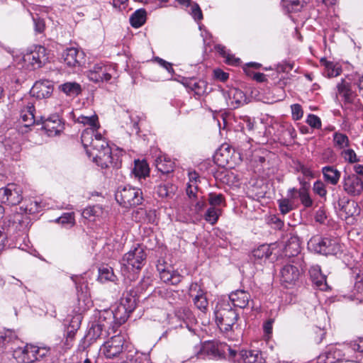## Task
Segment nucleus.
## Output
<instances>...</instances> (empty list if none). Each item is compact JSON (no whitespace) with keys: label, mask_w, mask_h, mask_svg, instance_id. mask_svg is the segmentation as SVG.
<instances>
[{"label":"nucleus","mask_w":363,"mask_h":363,"mask_svg":"<svg viewBox=\"0 0 363 363\" xmlns=\"http://www.w3.org/2000/svg\"><path fill=\"white\" fill-rule=\"evenodd\" d=\"M147 255L144 248L137 244L123 255L121 260V272L130 281L135 280L137 274L145 264Z\"/></svg>","instance_id":"nucleus-1"},{"label":"nucleus","mask_w":363,"mask_h":363,"mask_svg":"<svg viewBox=\"0 0 363 363\" xmlns=\"http://www.w3.org/2000/svg\"><path fill=\"white\" fill-rule=\"evenodd\" d=\"M216 323L223 333L233 332L237 328L239 314L230 303L225 299H220L214 310Z\"/></svg>","instance_id":"nucleus-2"},{"label":"nucleus","mask_w":363,"mask_h":363,"mask_svg":"<svg viewBox=\"0 0 363 363\" xmlns=\"http://www.w3.org/2000/svg\"><path fill=\"white\" fill-rule=\"evenodd\" d=\"M115 197L121 206L130 208L142 203L143 193L139 188L126 185L118 189Z\"/></svg>","instance_id":"nucleus-3"},{"label":"nucleus","mask_w":363,"mask_h":363,"mask_svg":"<svg viewBox=\"0 0 363 363\" xmlns=\"http://www.w3.org/2000/svg\"><path fill=\"white\" fill-rule=\"evenodd\" d=\"M308 247L315 252L328 255H337L342 251L341 245L336 239L322 238L316 235L310 239Z\"/></svg>","instance_id":"nucleus-4"},{"label":"nucleus","mask_w":363,"mask_h":363,"mask_svg":"<svg viewBox=\"0 0 363 363\" xmlns=\"http://www.w3.org/2000/svg\"><path fill=\"white\" fill-rule=\"evenodd\" d=\"M302 257H297L289 263L283 266L280 270L281 281L286 287L294 285L298 280L303 266L301 264Z\"/></svg>","instance_id":"nucleus-5"},{"label":"nucleus","mask_w":363,"mask_h":363,"mask_svg":"<svg viewBox=\"0 0 363 363\" xmlns=\"http://www.w3.org/2000/svg\"><path fill=\"white\" fill-rule=\"evenodd\" d=\"M225 350L228 352L229 358L234 363H262V353L259 350H242L239 352L233 350L230 347L224 346L223 352Z\"/></svg>","instance_id":"nucleus-6"},{"label":"nucleus","mask_w":363,"mask_h":363,"mask_svg":"<svg viewBox=\"0 0 363 363\" xmlns=\"http://www.w3.org/2000/svg\"><path fill=\"white\" fill-rule=\"evenodd\" d=\"M125 338L121 335L112 336L100 347V354L107 359L118 357L124 349Z\"/></svg>","instance_id":"nucleus-7"},{"label":"nucleus","mask_w":363,"mask_h":363,"mask_svg":"<svg viewBox=\"0 0 363 363\" xmlns=\"http://www.w3.org/2000/svg\"><path fill=\"white\" fill-rule=\"evenodd\" d=\"M47 49L41 45H34L23 55V59L32 68H40L48 60Z\"/></svg>","instance_id":"nucleus-8"},{"label":"nucleus","mask_w":363,"mask_h":363,"mask_svg":"<svg viewBox=\"0 0 363 363\" xmlns=\"http://www.w3.org/2000/svg\"><path fill=\"white\" fill-rule=\"evenodd\" d=\"M116 74V69L111 65L96 64L87 74L89 80L94 82H108Z\"/></svg>","instance_id":"nucleus-9"},{"label":"nucleus","mask_w":363,"mask_h":363,"mask_svg":"<svg viewBox=\"0 0 363 363\" xmlns=\"http://www.w3.org/2000/svg\"><path fill=\"white\" fill-rule=\"evenodd\" d=\"M23 189L16 184H9L0 189V201L9 205H17L23 200Z\"/></svg>","instance_id":"nucleus-10"},{"label":"nucleus","mask_w":363,"mask_h":363,"mask_svg":"<svg viewBox=\"0 0 363 363\" xmlns=\"http://www.w3.org/2000/svg\"><path fill=\"white\" fill-rule=\"evenodd\" d=\"M101 148L97 151L87 150V155L91 157L98 166L101 168H106L112 164L111 150L107 142H101Z\"/></svg>","instance_id":"nucleus-11"},{"label":"nucleus","mask_w":363,"mask_h":363,"mask_svg":"<svg viewBox=\"0 0 363 363\" xmlns=\"http://www.w3.org/2000/svg\"><path fill=\"white\" fill-rule=\"evenodd\" d=\"M342 185L344 191L350 196H359L363 192V181L355 174H345Z\"/></svg>","instance_id":"nucleus-12"},{"label":"nucleus","mask_w":363,"mask_h":363,"mask_svg":"<svg viewBox=\"0 0 363 363\" xmlns=\"http://www.w3.org/2000/svg\"><path fill=\"white\" fill-rule=\"evenodd\" d=\"M82 143L87 152V150L97 151L101 148V142H106L98 130L93 132L91 129H85L81 136Z\"/></svg>","instance_id":"nucleus-13"},{"label":"nucleus","mask_w":363,"mask_h":363,"mask_svg":"<svg viewBox=\"0 0 363 363\" xmlns=\"http://www.w3.org/2000/svg\"><path fill=\"white\" fill-rule=\"evenodd\" d=\"M13 357L19 363H33L37 361L35 345L26 344L23 347H18L13 352Z\"/></svg>","instance_id":"nucleus-14"},{"label":"nucleus","mask_w":363,"mask_h":363,"mask_svg":"<svg viewBox=\"0 0 363 363\" xmlns=\"http://www.w3.org/2000/svg\"><path fill=\"white\" fill-rule=\"evenodd\" d=\"M189 295L193 297V301L198 309L206 313L208 310V302L206 293L196 283L191 284L189 288Z\"/></svg>","instance_id":"nucleus-15"},{"label":"nucleus","mask_w":363,"mask_h":363,"mask_svg":"<svg viewBox=\"0 0 363 363\" xmlns=\"http://www.w3.org/2000/svg\"><path fill=\"white\" fill-rule=\"evenodd\" d=\"M280 212L283 214H287L292 210L298 208V203L296 201V189H289L287 191V196L277 201Z\"/></svg>","instance_id":"nucleus-16"},{"label":"nucleus","mask_w":363,"mask_h":363,"mask_svg":"<svg viewBox=\"0 0 363 363\" xmlns=\"http://www.w3.org/2000/svg\"><path fill=\"white\" fill-rule=\"evenodd\" d=\"M348 351L345 348V352L337 347H331L324 353L320 354L317 358V363H335L336 362L345 359V356ZM348 361V359H347Z\"/></svg>","instance_id":"nucleus-17"},{"label":"nucleus","mask_w":363,"mask_h":363,"mask_svg":"<svg viewBox=\"0 0 363 363\" xmlns=\"http://www.w3.org/2000/svg\"><path fill=\"white\" fill-rule=\"evenodd\" d=\"M108 320L101 318V313H99V320L91 323L88 330V336L91 340H96L98 338L105 337L107 335L106 329L111 323H107Z\"/></svg>","instance_id":"nucleus-18"},{"label":"nucleus","mask_w":363,"mask_h":363,"mask_svg":"<svg viewBox=\"0 0 363 363\" xmlns=\"http://www.w3.org/2000/svg\"><path fill=\"white\" fill-rule=\"evenodd\" d=\"M64 62L70 67H79L84 59V52L76 48H67L62 55Z\"/></svg>","instance_id":"nucleus-19"},{"label":"nucleus","mask_w":363,"mask_h":363,"mask_svg":"<svg viewBox=\"0 0 363 363\" xmlns=\"http://www.w3.org/2000/svg\"><path fill=\"white\" fill-rule=\"evenodd\" d=\"M53 91V86L50 81L36 82L31 89L32 94L38 99L49 97Z\"/></svg>","instance_id":"nucleus-20"},{"label":"nucleus","mask_w":363,"mask_h":363,"mask_svg":"<svg viewBox=\"0 0 363 363\" xmlns=\"http://www.w3.org/2000/svg\"><path fill=\"white\" fill-rule=\"evenodd\" d=\"M130 313L126 311H118V306L114 310H105L101 312V318H104V320H108L107 323H111L113 320L118 322L119 323H125L129 318Z\"/></svg>","instance_id":"nucleus-21"},{"label":"nucleus","mask_w":363,"mask_h":363,"mask_svg":"<svg viewBox=\"0 0 363 363\" xmlns=\"http://www.w3.org/2000/svg\"><path fill=\"white\" fill-rule=\"evenodd\" d=\"M229 299L235 306L245 308L248 306L251 296L245 290H236L230 294Z\"/></svg>","instance_id":"nucleus-22"},{"label":"nucleus","mask_w":363,"mask_h":363,"mask_svg":"<svg viewBox=\"0 0 363 363\" xmlns=\"http://www.w3.org/2000/svg\"><path fill=\"white\" fill-rule=\"evenodd\" d=\"M311 278L313 284L322 291H325L328 289L326 282V277L321 273L320 267L318 265H315L311 267L309 270Z\"/></svg>","instance_id":"nucleus-23"},{"label":"nucleus","mask_w":363,"mask_h":363,"mask_svg":"<svg viewBox=\"0 0 363 363\" xmlns=\"http://www.w3.org/2000/svg\"><path fill=\"white\" fill-rule=\"evenodd\" d=\"M75 122L88 125L89 128L86 129H91L93 132L98 130L100 128L99 117L95 112L90 115L81 114L75 119Z\"/></svg>","instance_id":"nucleus-24"},{"label":"nucleus","mask_w":363,"mask_h":363,"mask_svg":"<svg viewBox=\"0 0 363 363\" xmlns=\"http://www.w3.org/2000/svg\"><path fill=\"white\" fill-rule=\"evenodd\" d=\"M155 166L162 174H168L173 171L174 162L167 155H159L155 160Z\"/></svg>","instance_id":"nucleus-25"},{"label":"nucleus","mask_w":363,"mask_h":363,"mask_svg":"<svg viewBox=\"0 0 363 363\" xmlns=\"http://www.w3.org/2000/svg\"><path fill=\"white\" fill-rule=\"evenodd\" d=\"M324 180L332 185H336L340 179V172L333 166H325L322 168Z\"/></svg>","instance_id":"nucleus-26"},{"label":"nucleus","mask_w":363,"mask_h":363,"mask_svg":"<svg viewBox=\"0 0 363 363\" xmlns=\"http://www.w3.org/2000/svg\"><path fill=\"white\" fill-rule=\"evenodd\" d=\"M58 89L68 96H77L82 91L81 85L75 82H68L59 86Z\"/></svg>","instance_id":"nucleus-27"},{"label":"nucleus","mask_w":363,"mask_h":363,"mask_svg":"<svg viewBox=\"0 0 363 363\" xmlns=\"http://www.w3.org/2000/svg\"><path fill=\"white\" fill-rule=\"evenodd\" d=\"M136 307V298L132 294L127 293L123 294L118 305V311H126L130 313Z\"/></svg>","instance_id":"nucleus-28"},{"label":"nucleus","mask_w":363,"mask_h":363,"mask_svg":"<svg viewBox=\"0 0 363 363\" xmlns=\"http://www.w3.org/2000/svg\"><path fill=\"white\" fill-rule=\"evenodd\" d=\"M272 252L269 245H262L252 251L255 260L259 263L265 262L272 255Z\"/></svg>","instance_id":"nucleus-29"},{"label":"nucleus","mask_w":363,"mask_h":363,"mask_svg":"<svg viewBox=\"0 0 363 363\" xmlns=\"http://www.w3.org/2000/svg\"><path fill=\"white\" fill-rule=\"evenodd\" d=\"M34 112L35 108L32 104H28L27 106L21 111V118L24 126L29 127L35 123V118Z\"/></svg>","instance_id":"nucleus-30"},{"label":"nucleus","mask_w":363,"mask_h":363,"mask_svg":"<svg viewBox=\"0 0 363 363\" xmlns=\"http://www.w3.org/2000/svg\"><path fill=\"white\" fill-rule=\"evenodd\" d=\"M104 214L103 208L99 205L86 207L82 211V216L91 221H95Z\"/></svg>","instance_id":"nucleus-31"},{"label":"nucleus","mask_w":363,"mask_h":363,"mask_svg":"<svg viewBox=\"0 0 363 363\" xmlns=\"http://www.w3.org/2000/svg\"><path fill=\"white\" fill-rule=\"evenodd\" d=\"M160 278L165 283L176 285L182 281V277L177 272L163 269L160 272Z\"/></svg>","instance_id":"nucleus-32"},{"label":"nucleus","mask_w":363,"mask_h":363,"mask_svg":"<svg viewBox=\"0 0 363 363\" xmlns=\"http://www.w3.org/2000/svg\"><path fill=\"white\" fill-rule=\"evenodd\" d=\"M147 12L145 9L136 10L130 17V23L132 27L138 28L141 27L146 21Z\"/></svg>","instance_id":"nucleus-33"},{"label":"nucleus","mask_w":363,"mask_h":363,"mask_svg":"<svg viewBox=\"0 0 363 363\" xmlns=\"http://www.w3.org/2000/svg\"><path fill=\"white\" fill-rule=\"evenodd\" d=\"M321 63L325 67V73L328 77L331 78L337 77L342 72L341 65L338 63L325 60H322Z\"/></svg>","instance_id":"nucleus-34"},{"label":"nucleus","mask_w":363,"mask_h":363,"mask_svg":"<svg viewBox=\"0 0 363 363\" xmlns=\"http://www.w3.org/2000/svg\"><path fill=\"white\" fill-rule=\"evenodd\" d=\"M228 104L233 108L238 107L245 99L243 92L238 89H230L228 91Z\"/></svg>","instance_id":"nucleus-35"},{"label":"nucleus","mask_w":363,"mask_h":363,"mask_svg":"<svg viewBox=\"0 0 363 363\" xmlns=\"http://www.w3.org/2000/svg\"><path fill=\"white\" fill-rule=\"evenodd\" d=\"M301 250L299 240L296 237L291 238L285 246L286 255L289 257L296 256Z\"/></svg>","instance_id":"nucleus-36"},{"label":"nucleus","mask_w":363,"mask_h":363,"mask_svg":"<svg viewBox=\"0 0 363 363\" xmlns=\"http://www.w3.org/2000/svg\"><path fill=\"white\" fill-rule=\"evenodd\" d=\"M150 169L145 161L135 160L133 173L136 177L145 178L149 175Z\"/></svg>","instance_id":"nucleus-37"},{"label":"nucleus","mask_w":363,"mask_h":363,"mask_svg":"<svg viewBox=\"0 0 363 363\" xmlns=\"http://www.w3.org/2000/svg\"><path fill=\"white\" fill-rule=\"evenodd\" d=\"M60 120L47 119L44 122L43 129L48 136H54L60 132Z\"/></svg>","instance_id":"nucleus-38"},{"label":"nucleus","mask_w":363,"mask_h":363,"mask_svg":"<svg viewBox=\"0 0 363 363\" xmlns=\"http://www.w3.org/2000/svg\"><path fill=\"white\" fill-rule=\"evenodd\" d=\"M296 200L300 199L301 203L306 207L309 208L313 205V200L311 199L308 189L306 186H302L299 189H296Z\"/></svg>","instance_id":"nucleus-39"},{"label":"nucleus","mask_w":363,"mask_h":363,"mask_svg":"<svg viewBox=\"0 0 363 363\" xmlns=\"http://www.w3.org/2000/svg\"><path fill=\"white\" fill-rule=\"evenodd\" d=\"M82 321V317L80 315L74 316L70 322L68 327V331L67 334V340L73 341L77 330L79 328Z\"/></svg>","instance_id":"nucleus-40"},{"label":"nucleus","mask_w":363,"mask_h":363,"mask_svg":"<svg viewBox=\"0 0 363 363\" xmlns=\"http://www.w3.org/2000/svg\"><path fill=\"white\" fill-rule=\"evenodd\" d=\"M338 94L343 96L346 101H351L353 97V93L350 89V85L345 80L342 79L340 83L337 84Z\"/></svg>","instance_id":"nucleus-41"},{"label":"nucleus","mask_w":363,"mask_h":363,"mask_svg":"<svg viewBox=\"0 0 363 363\" xmlns=\"http://www.w3.org/2000/svg\"><path fill=\"white\" fill-rule=\"evenodd\" d=\"M116 276L113 273V269L108 266L101 267L99 269L98 279L104 283L108 281H113Z\"/></svg>","instance_id":"nucleus-42"},{"label":"nucleus","mask_w":363,"mask_h":363,"mask_svg":"<svg viewBox=\"0 0 363 363\" xmlns=\"http://www.w3.org/2000/svg\"><path fill=\"white\" fill-rule=\"evenodd\" d=\"M333 143L335 147L343 150L350 146L348 137L342 133L335 132L333 134Z\"/></svg>","instance_id":"nucleus-43"},{"label":"nucleus","mask_w":363,"mask_h":363,"mask_svg":"<svg viewBox=\"0 0 363 363\" xmlns=\"http://www.w3.org/2000/svg\"><path fill=\"white\" fill-rule=\"evenodd\" d=\"M347 298L351 301H357L358 303L363 301V281H357L354 286L352 294L347 296Z\"/></svg>","instance_id":"nucleus-44"},{"label":"nucleus","mask_w":363,"mask_h":363,"mask_svg":"<svg viewBox=\"0 0 363 363\" xmlns=\"http://www.w3.org/2000/svg\"><path fill=\"white\" fill-rule=\"evenodd\" d=\"M220 213L221 210L220 208L210 207L208 208L204 216V218L210 224L214 225L218 221Z\"/></svg>","instance_id":"nucleus-45"},{"label":"nucleus","mask_w":363,"mask_h":363,"mask_svg":"<svg viewBox=\"0 0 363 363\" xmlns=\"http://www.w3.org/2000/svg\"><path fill=\"white\" fill-rule=\"evenodd\" d=\"M16 337L15 333L10 330H0V347H5Z\"/></svg>","instance_id":"nucleus-46"},{"label":"nucleus","mask_w":363,"mask_h":363,"mask_svg":"<svg viewBox=\"0 0 363 363\" xmlns=\"http://www.w3.org/2000/svg\"><path fill=\"white\" fill-rule=\"evenodd\" d=\"M341 157L344 159V160L350 164H353L359 162V158L357 157L355 152L350 148H344L340 152Z\"/></svg>","instance_id":"nucleus-47"},{"label":"nucleus","mask_w":363,"mask_h":363,"mask_svg":"<svg viewBox=\"0 0 363 363\" xmlns=\"http://www.w3.org/2000/svg\"><path fill=\"white\" fill-rule=\"evenodd\" d=\"M208 202L211 207L220 208L225 203L224 196L221 194L210 193Z\"/></svg>","instance_id":"nucleus-48"},{"label":"nucleus","mask_w":363,"mask_h":363,"mask_svg":"<svg viewBox=\"0 0 363 363\" xmlns=\"http://www.w3.org/2000/svg\"><path fill=\"white\" fill-rule=\"evenodd\" d=\"M306 4L303 0H286L285 6L289 11L297 12L301 11L303 6Z\"/></svg>","instance_id":"nucleus-49"},{"label":"nucleus","mask_w":363,"mask_h":363,"mask_svg":"<svg viewBox=\"0 0 363 363\" xmlns=\"http://www.w3.org/2000/svg\"><path fill=\"white\" fill-rule=\"evenodd\" d=\"M173 192V188L169 184H160L157 188V193L161 198L171 197Z\"/></svg>","instance_id":"nucleus-50"},{"label":"nucleus","mask_w":363,"mask_h":363,"mask_svg":"<svg viewBox=\"0 0 363 363\" xmlns=\"http://www.w3.org/2000/svg\"><path fill=\"white\" fill-rule=\"evenodd\" d=\"M200 353H206L208 355L217 356L218 354V349L211 342H206L200 347Z\"/></svg>","instance_id":"nucleus-51"},{"label":"nucleus","mask_w":363,"mask_h":363,"mask_svg":"<svg viewBox=\"0 0 363 363\" xmlns=\"http://www.w3.org/2000/svg\"><path fill=\"white\" fill-rule=\"evenodd\" d=\"M137 213L145 216L143 220V223H153L155 221L156 215L154 211H146L141 208L137 211Z\"/></svg>","instance_id":"nucleus-52"},{"label":"nucleus","mask_w":363,"mask_h":363,"mask_svg":"<svg viewBox=\"0 0 363 363\" xmlns=\"http://www.w3.org/2000/svg\"><path fill=\"white\" fill-rule=\"evenodd\" d=\"M313 190L315 194H318L320 197H324L327 194V190L325 184L320 180L314 182L313 186Z\"/></svg>","instance_id":"nucleus-53"},{"label":"nucleus","mask_w":363,"mask_h":363,"mask_svg":"<svg viewBox=\"0 0 363 363\" xmlns=\"http://www.w3.org/2000/svg\"><path fill=\"white\" fill-rule=\"evenodd\" d=\"M345 349L348 352L351 349L359 352H363V337H359L354 340L350 343V346H345Z\"/></svg>","instance_id":"nucleus-54"},{"label":"nucleus","mask_w":363,"mask_h":363,"mask_svg":"<svg viewBox=\"0 0 363 363\" xmlns=\"http://www.w3.org/2000/svg\"><path fill=\"white\" fill-rule=\"evenodd\" d=\"M306 123L313 128L320 129L321 128L320 118L314 114H309L306 118Z\"/></svg>","instance_id":"nucleus-55"},{"label":"nucleus","mask_w":363,"mask_h":363,"mask_svg":"<svg viewBox=\"0 0 363 363\" xmlns=\"http://www.w3.org/2000/svg\"><path fill=\"white\" fill-rule=\"evenodd\" d=\"M57 222L62 225H72L74 223V217L72 213H64L57 219Z\"/></svg>","instance_id":"nucleus-56"},{"label":"nucleus","mask_w":363,"mask_h":363,"mask_svg":"<svg viewBox=\"0 0 363 363\" xmlns=\"http://www.w3.org/2000/svg\"><path fill=\"white\" fill-rule=\"evenodd\" d=\"M291 116L294 120H300L303 115V111L301 106L298 104H295L291 106Z\"/></svg>","instance_id":"nucleus-57"},{"label":"nucleus","mask_w":363,"mask_h":363,"mask_svg":"<svg viewBox=\"0 0 363 363\" xmlns=\"http://www.w3.org/2000/svg\"><path fill=\"white\" fill-rule=\"evenodd\" d=\"M191 15L194 19L196 21H199L203 19V13L199 7V4L194 3L191 5Z\"/></svg>","instance_id":"nucleus-58"},{"label":"nucleus","mask_w":363,"mask_h":363,"mask_svg":"<svg viewBox=\"0 0 363 363\" xmlns=\"http://www.w3.org/2000/svg\"><path fill=\"white\" fill-rule=\"evenodd\" d=\"M274 320L272 319L268 320L263 325V330L264 334V338L269 340L272 333V325Z\"/></svg>","instance_id":"nucleus-59"},{"label":"nucleus","mask_w":363,"mask_h":363,"mask_svg":"<svg viewBox=\"0 0 363 363\" xmlns=\"http://www.w3.org/2000/svg\"><path fill=\"white\" fill-rule=\"evenodd\" d=\"M35 350L37 353V361L48 356L50 353V348L48 347H39L35 345Z\"/></svg>","instance_id":"nucleus-60"},{"label":"nucleus","mask_w":363,"mask_h":363,"mask_svg":"<svg viewBox=\"0 0 363 363\" xmlns=\"http://www.w3.org/2000/svg\"><path fill=\"white\" fill-rule=\"evenodd\" d=\"M155 61H156L160 66L167 69L169 73H174V69L172 68V65L170 62H168L158 57L155 58Z\"/></svg>","instance_id":"nucleus-61"},{"label":"nucleus","mask_w":363,"mask_h":363,"mask_svg":"<svg viewBox=\"0 0 363 363\" xmlns=\"http://www.w3.org/2000/svg\"><path fill=\"white\" fill-rule=\"evenodd\" d=\"M198 191V186L196 184H192L191 183H187L186 186V194L190 199H194L196 197V192Z\"/></svg>","instance_id":"nucleus-62"},{"label":"nucleus","mask_w":363,"mask_h":363,"mask_svg":"<svg viewBox=\"0 0 363 363\" xmlns=\"http://www.w3.org/2000/svg\"><path fill=\"white\" fill-rule=\"evenodd\" d=\"M242 120H243V125H242L243 129L246 128L249 131H251L254 129V125H255L254 120L251 119L250 118H249L247 116H245Z\"/></svg>","instance_id":"nucleus-63"},{"label":"nucleus","mask_w":363,"mask_h":363,"mask_svg":"<svg viewBox=\"0 0 363 363\" xmlns=\"http://www.w3.org/2000/svg\"><path fill=\"white\" fill-rule=\"evenodd\" d=\"M214 76L222 82L225 81L228 78V74L219 69L214 70Z\"/></svg>","instance_id":"nucleus-64"}]
</instances>
